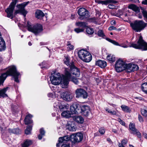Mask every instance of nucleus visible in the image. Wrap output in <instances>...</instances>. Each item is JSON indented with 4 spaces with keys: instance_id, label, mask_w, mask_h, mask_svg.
Instances as JSON below:
<instances>
[{
    "instance_id": "nucleus-23",
    "label": "nucleus",
    "mask_w": 147,
    "mask_h": 147,
    "mask_svg": "<svg viewBox=\"0 0 147 147\" xmlns=\"http://www.w3.org/2000/svg\"><path fill=\"white\" fill-rule=\"evenodd\" d=\"M9 88V87H7L0 90V98H4L7 97V95L5 93Z\"/></svg>"
},
{
    "instance_id": "nucleus-46",
    "label": "nucleus",
    "mask_w": 147,
    "mask_h": 147,
    "mask_svg": "<svg viewBox=\"0 0 147 147\" xmlns=\"http://www.w3.org/2000/svg\"><path fill=\"white\" fill-rule=\"evenodd\" d=\"M74 30L76 33H79L83 32L84 30V29L82 28H75Z\"/></svg>"
},
{
    "instance_id": "nucleus-50",
    "label": "nucleus",
    "mask_w": 147,
    "mask_h": 147,
    "mask_svg": "<svg viewBox=\"0 0 147 147\" xmlns=\"http://www.w3.org/2000/svg\"><path fill=\"white\" fill-rule=\"evenodd\" d=\"M4 126V123L2 122V120L0 119V130L2 131L3 128L2 126Z\"/></svg>"
},
{
    "instance_id": "nucleus-62",
    "label": "nucleus",
    "mask_w": 147,
    "mask_h": 147,
    "mask_svg": "<svg viewBox=\"0 0 147 147\" xmlns=\"http://www.w3.org/2000/svg\"><path fill=\"white\" fill-rule=\"evenodd\" d=\"M3 60V58L1 56H0V63L2 62Z\"/></svg>"
},
{
    "instance_id": "nucleus-53",
    "label": "nucleus",
    "mask_w": 147,
    "mask_h": 147,
    "mask_svg": "<svg viewBox=\"0 0 147 147\" xmlns=\"http://www.w3.org/2000/svg\"><path fill=\"white\" fill-rule=\"evenodd\" d=\"M127 142V139H123L121 141V144L123 145H125Z\"/></svg>"
},
{
    "instance_id": "nucleus-61",
    "label": "nucleus",
    "mask_w": 147,
    "mask_h": 147,
    "mask_svg": "<svg viewBox=\"0 0 147 147\" xmlns=\"http://www.w3.org/2000/svg\"><path fill=\"white\" fill-rule=\"evenodd\" d=\"M111 23L112 25L115 24H116V22L115 21L113 20H112L111 22Z\"/></svg>"
},
{
    "instance_id": "nucleus-21",
    "label": "nucleus",
    "mask_w": 147,
    "mask_h": 147,
    "mask_svg": "<svg viewBox=\"0 0 147 147\" xmlns=\"http://www.w3.org/2000/svg\"><path fill=\"white\" fill-rule=\"evenodd\" d=\"M6 48L5 42L0 35V52L4 51Z\"/></svg>"
},
{
    "instance_id": "nucleus-40",
    "label": "nucleus",
    "mask_w": 147,
    "mask_h": 147,
    "mask_svg": "<svg viewBox=\"0 0 147 147\" xmlns=\"http://www.w3.org/2000/svg\"><path fill=\"white\" fill-rule=\"evenodd\" d=\"M32 126H28L26 129L25 130V134L27 135L31 133V131L32 129Z\"/></svg>"
},
{
    "instance_id": "nucleus-55",
    "label": "nucleus",
    "mask_w": 147,
    "mask_h": 147,
    "mask_svg": "<svg viewBox=\"0 0 147 147\" xmlns=\"http://www.w3.org/2000/svg\"><path fill=\"white\" fill-rule=\"evenodd\" d=\"M108 7L109 9H113L115 8V6L113 5L110 4L108 5Z\"/></svg>"
},
{
    "instance_id": "nucleus-45",
    "label": "nucleus",
    "mask_w": 147,
    "mask_h": 147,
    "mask_svg": "<svg viewBox=\"0 0 147 147\" xmlns=\"http://www.w3.org/2000/svg\"><path fill=\"white\" fill-rule=\"evenodd\" d=\"M87 109L86 110L83 112H82V113L85 116H87L90 113V110L89 108H87Z\"/></svg>"
},
{
    "instance_id": "nucleus-47",
    "label": "nucleus",
    "mask_w": 147,
    "mask_h": 147,
    "mask_svg": "<svg viewBox=\"0 0 147 147\" xmlns=\"http://www.w3.org/2000/svg\"><path fill=\"white\" fill-rule=\"evenodd\" d=\"M98 35L99 36L103 37L105 36L102 30H100L98 31Z\"/></svg>"
},
{
    "instance_id": "nucleus-36",
    "label": "nucleus",
    "mask_w": 147,
    "mask_h": 147,
    "mask_svg": "<svg viewBox=\"0 0 147 147\" xmlns=\"http://www.w3.org/2000/svg\"><path fill=\"white\" fill-rule=\"evenodd\" d=\"M65 58L64 59V61L65 63L67 66H69L70 67L71 64L72 62L69 63V58L68 56H65Z\"/></svg>"
},
{
    "instance_id": "nucleus-3",
    "label": "nucleus",
    "mask_w": 147,
    "mask_h": 147,
    "mask_svg": "<svg viewBox=\"0 0 147 147\" xmlns=\"http://www.w3.org/2000/svg\"><path fill=\"white\" fill-rule=\"evenodd\" d=\"M50 79L52 84L57 85L61 84L63 88H66L68 85V79L65 76L61 77L58 72H55L52 74Z\"/></svg>"
},
{
    "instance_id": "nucleus-54",
    "label": "nucleus",
    "mask_w": 147,
    "mask_h": 147,
    "mask_svg": "<svg viewBox=\"0 0 147 147\" xmlns=\"http://www.w3.org/2000/svg\"><path fill=\"white\" fill-rule=\"evenodd\" d=\"M138 118L139 121L140 122H142L143 121V119L142 117L140 115H138Z\"/></svg>"
},
{
    "instance_id": "nucleus-58",
    "label": "nucleus",
    "mask_w": 147,
    "mask_h": 147,
    "mask_svg": "<svg viewBox=\"0 0 147 147\" xmlns=\"http://www.w3.org/2000/svg\"><path fill=\"white\" fill-rule=\"evenodd\" d=\"M142 4L147 5V0H145L142 2Z\"/></svg>"
},
{
    "instance_id": "nucleus-44",
    "label": "nucleus",
    "mask_w": 147,
    "mask_h": 147,
    "mask_svg": "<svg viewBox=\"0 0 147 147\" xmlns=\"http://www.w3.org/2000/svg\"><path fill=\"white\" fill-rule=\"evenodd\" d=\"M89 108L88 106L85 105L82 106V107H80V112L82 113V112H83L85 111L87 109V108Z\"/></svg>"
},
{
    "instance_id": "nucleus-5",
    "label": "nucleus",
    "mask_w": 147,
    "mask_h": 147,
    "mask_svg": "<svg viewBox=\"0 0 147 147\" xmlns=\"http://www.w3.org/2000/svg\"><path fill=\"white\" fill-rule=\"evenodd\" d=\"M79 57L82 60L86 62H89L92 59V56L90 53L86 50L81 49L78 53Z\"/></svg>"
},
{
    "instance_id": "nucleus-8",
    "label": "nucleus",
    "mask_w": 147,
    "mask_h": 147,
    "mask_svg": "<svg viewBox=\"0 0 147 147\" xmlns=\"http://www.w3.org/2000/svg\"><path fill=\"white\" fill-rule=\"evenodd\" d=\"M28 2H24L23 3L17 5V7L19 9L15 11L16 14L20 13L23 15L24 17L26 16L27 11L24 9L25 7L28 4Z\"/></svg>"
},
{
    "instance_id": "nucleus-56",
    "label": "nucleus",
    "mask_w": 147,
    "mask_h": 147,
    "mask_svg": "<svg viewBox=\"0 0 147 147\" xmlns=\"http://www.w3.org/2000/svg\"><path fill=\"white\" fill-rule=\"evenodd\" d=\"M116 29V28L115 27L113 26H111L109 27V30H115Z\"/></svg>"
},
{
    "instance_id": "nucleus-37",
    "label": "nucleus",
    "mask_w": 147,
    "mask_h": 147,
    "mask_svg": "<svg viewBox=\"0 0 147 147\" xmlns=\"http://www.w3.org/2000/svg\"><path fill=\"white\" fill-rule=\"evenodd\" d=\"M131 64L129 63L125 64V66L124 67V70L126 69L127 71L129 72H131Z\"/></svg>"
},
{
    "instance_id": "nucleus-57",
    "label": "nucleus",
    "mask_w": 147,
    "mask_h": 147,
    "mask_svg": "<svg viewBox=\"0 0 147 147\" xmlns=\"http://www.w3.org/2000/svg\"><path fill=\"white\" fill-rule=\"evenodd\" d=\"M96 19L95 18H90L91 21L93 22H94L96 20Z\"/></svg>"
},
{
    "instance_id": "nucleus-4",
    "label": "nucleus",
    "mask_w": 147,
    "mask_h": 147,
    "mask_svg": "<svg viewBox=\"0 0 147 147\" xmlns=\"http://www.w3.org/2000/svg\"><path fill=\"white\" fill-rule=\"evenodd\" d=\"M27 27L28 31L34 33L35 35L40 33L43 30L42 26L41 24H32L28 21L27 22Z\"/></svg>"
},
{
    "instance_id": "nucleus-38",
    "label": "nucleus",
    "mask_w": 147,
    "mask_h": 147,
    "mask_svg": "<svg viewBox=\"0 0 147 147\" xmlns=\"http://www.w3.org/2000/svg\"><path fill=\"white\" fill-rule=\"evenodd\" d=\"M40 134L38 135V137L39 140L42 139V137L45 135V131L42 128H41L40 130Z\"/></svg>"
},
{
    "instance_id": "nucleus-60",
    "label": "nucleus",
    "mask_w": 147,
    "mask_h": 147,
    "mask_svg": "<svg viewBox=\"0 0 147 147\" xmlns=\"http://www.w3.org/2000/svg\"><path fill=\"white\" fill-rule=\"evenodd\" d=\"M110 113H111V114L113 115H116V111H111V112H110Z\"/></svg>"
},
{
    "instance_id": "nucleus-25",
    "label": "nucleus",
    "mask_w": 147,
    "mask_h": 147,
    "mask_svg": "<svg viewBox=\"0 0 147 147\" xmlns=\"http://www.w3.org/2000/svg\"><path fill=\"white\" fill-rule=\"evenodd\" d=\"M32 117V116L30 114H28L26 116L24 119V122L26 125L31 123L32 122L31 120Z\"/></svg>"
},
{
    "instance_id": "nucleus-29",
    "label": "nucleus",
    "mask_w": 147,
    "mask_h": 147,
    "mask_svg": "<svg viewBox=\"0 0 147 147\" xmlns=\"http://www.w3.org/2000/svg\"><path fill=\"white\" fill-rule=\"evenodd\" d=\"M68 129L71 131H75L76 130V128L74 122H71L68 124Z\"/></svg>"
},
{
    "instance_id": "nucleus-6",
    "label": "nucleus",
    "mask_w": 147,
    "mask_h": 147,
    "mask_svg": "<svg viewBox=\"0 0 147 147\" xmlns=\"http://www.w3.org/2000/svg\"><path fill=\"white\" fill-rule=\"evenodd\" d=\"M146 24L143 21L136 20L130 24L132 29L135 32H140L145 28Z\"/></svg>"
},
{
    "instance_id": "nucleus-27",
    "label": "nucleus",
    "mask_w": 147,
    "mask_h": 147,
    "mask_svg": "<svg viewBox=\"0 0 147 147\" xmlns=\"http://www.w3.org/2000/svg\"><path fill=\"white\" fill-rule=\"evenodd\" d=\"M32 143V141L30 140H26L22 144V147H28Z\"/></svg>"
},
{
    "instance_id": "nucleus-33",
    "label": "nucleus",
    "mask_w": 147,
    "mask_h": 147,
    "mask_svg": "<svg viewBox=\"0 0 147 147\" xmlns=\"http://www.w3.org/2000/svg\"><path fill=\"white\" fill-rule=\"evenodd\" d=\"M107 58L110 62L113 63L115 60L114 56L110 54L107 56Z\"/></svg>"
},
{
    "instance_id": "nucleus-12",
    "label": "nucleus",
    "mask_w": 147,
    "mask_h": 147,
    "mask_svg": "<svg viewBox=\"0 0 147 147\" xmlns=\"http://www.w3.org/2000/svg\"><path fill=\"white\" fill-rule=\"evenodd\" d=\"M76 97H83L84 98H87V92L84 90L82 88L77 89L76 91Z\"/></svg>"
},
{
    "instance_id": "nucleus-34",
    "label": "nucleus",
    "mask_w": 147,
    "mask_h": 147,
    "mask_svg": "<svg viewBox=\"0 0 147 147\" xmlns=\"http://www.w3.org/2000/svg\"><path fill=\"white\" fill-rule=\"evenodd\" d=\"M121 108L122 110L126 112H130L131 110L128 106L124 105H122L121 106Z\"/></svg>"
},
{
    "instance_id": "nucleus-64",
    "label": "nucleus",
    "mask_w": 147,
    "mask_h": 147,
    "mask_svg": "<svg viewBox=\"0 0 147 147\" xmlns=\"http://www.w3.org/2000/svg\"><path fill=\"white\" fill-rule=\"evenodd\" d=\"M96 14L97 15H98V16H99L101 15L99 11H97Z\"/></svg>"
},
{
    "instance_id": "nucleus-48",
    "label": "nucleus",
    "mask_w": 147,
    "mask_h": 147,
    "mask_svg": "<svg viewBox=\"0 0 147 147\" xmlns=\"http://www.w3.org/2000/svg\"><path fill=\"white\" fill-rule=\"evenodd\" d=\"M61 147H70V144L69 143H63L60 145Z\"/></svg>"
},
{
    "instance_id": "nucleus-28",
    "label": "nucleus",
    "mask_w": 147,
    "mask_h": 147,
    "mask_svg": "<svg viewBox=\"0 0 147 147\" xmlns=\"http://www.w3.org/2000/svg\"><path fill=\"white\" fill-rule=\"evenodd\" d=\"M74 121L78 123H82L84 121V119L83 117L79 116H77L74 117Z\"/></svg>"
},
{
    "instance_id": "nucleus-19",
    "label": "nucleus",
    "mask_w": 147,
    "mask_h": 147,
    "mask_svg": "<svg viewBox=\"0 0 147 147\" xmlns=\"http://www.w3.org/2000/svg\"><path fill=\"white\" fill-rule=\"evenodd\" d=\"M62 97L64 100L69 101L72 100L73 96L71 93L66 92L63 93Z\"/></svg>"
},
{
    "instance_id": "nucleus-13",
    "label": "nucleus",
    "mask_w": 147,
    "mask_h": 147,
    "mask_svg": "<svg viewBox=\"0 0 147 147\" xmlns=\"http://www.w3.org/2000/svg\"><path fill=\"white\" fill-rule=\"evenodd\" d=\"M54 107L57 109H59L61 111H63L65 109H68L69 105L67 104L62 105L61 102L57 101L54 103Z\"/></svg>"
},
{
    "instance_id": "nucleus-15",
    "label": "nucleus",
    "mask_w": 147,
    "mask_h": 147,
    "mask_svg": "<svg viewBox=\"0 0 147 147\" xmlns=\"http://www.w3.org/2000/svg\"><path fill=\"white\" fill-rule=\"evenodd\" d=\"M80 106L76 103L73 104L70 107V112L72 114H79L80 112Z\"/></svg>"
},
{
    "instance_id": "nucleus-7",
    "label": "nucleus",
    "mask_w": 147,
    "mask_h": 147,
    "mask_svg": "<svg viewBox=\"0 0 147 147\" xmlns=\"http://www.w3.org/2000/svg\"><path fill=\"white\" fill-rule=\"evenodd\" d=\"M17 0H13V1L9 5V8H7L5 11L7 13V17L10 18L11 19H13V13L14 9L15 6L16 4Z\"/></svg>"
},
{
    "instance_id": "nucleus-32",
    "label": "nucleus",
    "mask_w": 147,
    "mask_h": 147,
    "mask_svg": "<svg viewBox=\"0 0 147 147\" xmlns=\"http://www.w3.org/2000/svg\"><path fill=\"white\" fill-rule=\"evenodd\" d=\"M141 111L142 115L145 117H147V106H144L141 109Z\"/></svg>"
},
{
    "instance_id": "nucleus-14",
    "label": "nucleus",
    "mask_w": 147,
    "mask_h": 147,
    "mask_svg": "<svg viewBox=\"0 0 147 147\" xmlns=\"http://www.w3.org/2000/svg\"><path fill=\"white\" fill-rule=\"evenodd\" d=\"M65 76L68 79V82L69 81H71L75 84H77L78 83V81L77 78H76V77L74 76H71V74L67 70H65Z\"/></svg>"
},
{
    "instance_id": "nucleus-17",
    "label": "nucleus",
    "mask_w": 147,
    "mask_h": 147,
    "mask_svg": "<svg viewBox=\"0 0 147 147\" xmlns=\"http://www.w3.org/2000/svg\"><path fill=\"white\" fill-rule=\"evenodd\" d=\"M129 129L131 131L130 132L131 134H136L138 138H141V134L136 128L135 125L134 124L130 123L129 125Z\"/></svg>"
},
{
    "instance_id": "nucleus-22",
    "label": "nucleus",
    "mask_w": 147,
    "mask_h": 147,
    "mask_svg": "<svg viewBox=\"0 0 147 147\" xmlns=\"http://www.w3.org/2000/svg\"><path fill=\"white\" fill-rule=\"evenodd\" d=\"M35 16L36 18L40 19L45 16V14L41 10H37L35 13Z\"/></svg>"
},
{
    "instance_id": "nucleus-52",
    "label": "nucleus",
    "mask_w": 147,
    "mask_h": 147,
    "mask_svg": "<svg viewBox=\"0 0 147 147\" xmlns=\"http://www.w3.org/2000/svg\"><path fill=\"white\" fill-rule=\"evenodd\" d=\"M118 121L123 126L125 125V123L122 120H121L119 118L118 119Z\"/></svg>"
},
{
    "instance_id": "nucleus-43",
    "label": "nucleus",
    "mask_w": 147,
    "mask_h": 147,
    "mask_svg": "<svg viewBox=\"0 0 147 147\" xmlns=\"http://www.w3.org/2000/svg\"><path fill=\"white\" fill-rule=\"evenodd\" d=\"M86 32L88 34H91L93 33L94 30L92 28H88L86 29Z\"/></svg>"
},
{
    "instance_id": "nucleus-10",
    "label": "nucleus",
    "mask_w": 147,
    "mask_h": 147,
    "mask_svg": "<svg viewBox=\"0 0 147 147\" xmlns=\"http://www.w3.org/2000/svg\"><path fill=\"white\" fill-rule=\"evenodd\" d=\"M125 66V63L122 60L119 59L116 61L115 65L116 70L117 72H120L124 70Z\"/></svg>"
},
{
    "instance_id": "nucleus-51",
    "label": "nucleus",
    "mask_w": 147,
    "mask_h": 147,
    "mask_svg": "<svg viewBox=\"0 0 147 147\" xmlns=\"http://www.w3.org/2000/svg\"><path fill=\"white\" fill-rule=\"evenodd\" d=\"M99 131L100 134H103L105 133V131L104 128H101L99 129Z\"/></svg>"
},
{
    "instance_id": "nucleus-63",
    "label": "nucleus",
    "mask_w": 147,
    "mask_h": 147,
    "mask_svg": "<svg viewBox=\"0 0 147 147\" xmlns=\"http://www.w3.org/2000/svg\"><path fill=\"white\" fill-rule=\"evenodd\" d=\"M123 145L120 143H119L118 144V146L119 147H125Z\"/></svg>"
},
{
    "instance_id": "nucleus-11",
    "label": "nucleus",
    "mask_w": 147,
    "mask_h": 147,
    "mask_svg": "<svg viewBox=\"0 0 147 147\" xmlns=\"http://www.w3.org/2000/svg\"><path fill=\"white\" fill-rule=\"evenodd\" d=\"M67 70L71 76H74L76 77H78L80 75V71L79 69L75 66L73 63H71L70 67V71L69 72Z\"/></svg>"
},
{
    "instance_id": "nucleus-24",
    "label": "nucleus",
    "mask_w": 147,
    "mask_h": 147,
    "mask_svg": "<svg viewBox=\"0 0 147 147\" xmlns=\"http://www.w3.org/2000/svg\"><path fill=\"white\" fill-rule=\"evenodd\" d=\"M96 65L102 68L106 67L107 63L105 61L99 60L96 62Z\"/></svg>"
},
{
    "instance_id": "nucleus-31",
    "label": "nucleus",
    "mask_w": 147,
    "mask_h": 147,
    "mask_svg": "<svg viewBox=\"0 0 147 147\" xmlns=\"http://www.w3.org/2000/svg\"><path fill=\"white\" fill-rule=\"evenodd\" d=\"M8 132L10 133L18 134L20 133V130L18 128L9 129H8Z\"/></svg>"
},
{
    "instance_id": "nucleus-49",
    "label": "nucleus",
    "mask_w": 147,
    "mask_h": 147,
    "mask_svg": "<svg viewBox=\"0 0 147 147\" xmlns=\"http://www.w3.org/2000/svg\"><path fill=\"white\" fill-rule=\"evenodd\" d=\"M142 13L144 18L147 20V11L143 10L142 11Z\"/></svg>"
},
{
    "instance_id": "nucleus-2",
    "label": "nucleus",
    "mask_w": 147,
    "mask_h": 147,
    "mask_svg": "<svg viewBox=\"0 0 147 147\" xmlns=\"http://www.w3.org/2000/svg\"><path fill=\"white\" fill-rule=\"evenodd\" d=\"M20 74L17 71L16 67L11 65L7 68L6 72L2 74L0 76V86L2 84L8 76H11L14 78L15 82L18 83V77Z\"/></svg>"
},
{
    "instance_id": "nucleus-20",
    "label": "nucleus",
    "mask_w": 147,
    "mask_h": 147,
    "mask_svg": "<svg viewBox=\"0 0 147 147\" xmlns=\"http://www.w3.org/2000/svg\"><path fill=\"white\" fill-rule=\"evenodd\" d=\"M95 2L98 4H102L106 5L109 3H117V1L114 0H95Z\"/></svg>"
},
{
    "instance_id": "nucleus-42",
    "label": "nucleus",
    "mask_w": 147,
    "mask_h": 147,
    "mask_svg": "<svg viewBox=\"0 0 147 147\" xmlns=\"http://www.w3.org/2000/svg\"><path fill=\"white\" fill-rule=\"evenodd\" d=\"M138 66L136 65L131 64V72L138 70Z\"/></svg>"
},
{
    "instance_id": "nucleus-26",
    "label": "nucleus",
    "mask_w": 147,
    "mask_h": 147,
    "mask_svg": "<svg viewBox=\"0 0 147 147\" xmlns=\"http://www.w3.org/2000/svg\"><path fill=\"white\" fill-rule=\"evenodd\" d=\"M67 109H65L63 111V112L61 113V115L62 116L66 118H69L71 117V112L69 111H67Z\"/></svg>"
},
{
    "instance_id": "nucleus-59",
    "label": "nucleus",
    "mask_w": 147,
    "mask_h": 147,
    "mask_svg": "<svg viewBox=\"0 0 147 147\" xmlns=\"http://www.w3.org/2000/svg\"><path fill=\"white\" fill-rule=\"evenodd\" d=\"M48 96L49 97H53V95L52 93H49L48 94Z\"/></svg>"
},
{
    "instance_id": "nucleus-39",
    "label": "nucleus",
    "mask_w": 147,
    "mask_h": 147,
    "mask_svg": "<svg viewBox=\"0 0 147 147\" xmlns=\"http://www.w3.org/2000/svg\"><path fill=\"white\" fill-rule=\"evenodd\" d=\"M141 89L143 92L147 94V83H145L142 84Z\"/></svg>"
},
{
    "instance_id": "nucleus-9",
    "label": "nucleus",
    "mask_w": 147,
    "mask_h": 147,
    "mask_svg": "<svg viewBox=\"0 0 147 147\" xmlns=\"http://www.w3.org/2000/svg\"><path fill=\"white\" fill-rule=\"evenodd\" d=\"M78 12L80 16L79 18L81 20L87 18L89 16L88 11L84 8H80Z\"/></svg>"
},
{
    "instance_id": "nucleus-1",
    "label": "nucleus",
    "mask_w": 147,
    "mask_h": 147,
    "mask_svg": "<svg viewBox=\"0 0 147 147\" xmlns=\"http://www.w3.org/2000/svg\"><path fill=\"white\" fill-rule=\"evenodd\" d=\"M107 40L115 45L119 46L124 48H127L128 47H133L136 49H140L142 51L147 50V43L144 40L142 36H140L139 37L137 44L131 43V45L130 46H128L127 45L126 43H128L127 41H126L125 42L120 45L116 41L109 38H107Z\"/></svg>"
},
{
    "instance_id": "nucleus-18",
    "label": "nucleus",
    "mask_w": 147,
    "mask_h": 147,
    "mask_svg": "<svg viewBox=\"0 0 147 147\" xmlns=\"http://www.w3.org/2000/svg\"><path fill=\"white\" fill-rule=\"evenodd\" d=\"M70 139V138L68 136L59 138L58 140L59 143L56 144L57 147H60L61 144L62 143H68L67 142Z\"/></svg>"
},
{
    "instance_id": "nucleus-16",
    "label": "nucleus",
    "mask_w": 147,
    "mask_h": 147,
    "mask_svg": "<svg viewBox=\"0 0 147 147\" xmlns=\"http://www.w3.org/2000/svg\"><path fill=\"white\" fill-rule=\"evenodd\" d=\"M71 140L74 142H79L81 141L83 138L82 134L80 133H78L76 134H73L70 137Z\"/></svg>"
},
{
    "instance_id": "nucleus-41",
    "label": "nucleus",
    "mask_w": 147,
    "mask_h": 147,
    "mask_svg": "<svg viewBox=\"0 0 147 147\" xmlns=\"http://www.w3.org/2000/svg\"><path fill=\"white\" fill-rule=\"evenodd\" d=\"M67 49L68 51H69L74 49V46L71 45L69 42H67Z\"/></svg>"
},
{
    "instance_id": "nucleus-35",
    "label": "nucleus",
    "mask_w": 147,
    "mask_h": 147,
    "mask_svg": "<svg viewBox=\"0 0 147 147\" xmlns=\"http://www.w3.org/2000/svg\"><path fill=\"white\" fill-rule=\"evenodd\" d=\"M76 25L77 26H79L84 28L86 27L87 26V24L84 22H78L76 23Z\"/></svg>"
},
{
    "instance_id": "nucleus-30",
    "label": "nucleus",
    "mask_w": 147,
    "mask_h": 147,
    "mask_svg": "<svg viewBox=\"0 0 147 147\" xmlns=\"http://www.w3.org/2000/svg\"><path fill=\"white\" fill-rule=\"evenodd\" d=\"M128 8L132 9L133 10L136 12H138L140 11V9L136 5H135L131 4L128 6Z\"/></svg>"
}]
</instances>
